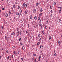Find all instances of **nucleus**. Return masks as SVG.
I'll use <instances>...</instances> for the list:
<instances>
[{
	"label": "nucleus",
	"mask_w": 62,
	"mask_h": 62,
	"mask_svg": "<svg viewBox=\"0 0 62 62\" xmlns=\"http://www.w3.org/2000/svg\"><path fill=\"white\" fill-rule=\"evenodd\" d=\"M16 15H18V16H21V13L20 12H16Z\"/></svg>",
	"instance_id": "nucleus-1"
},
{
	"label": "nucleus",
	"mask_w": 62,
	"mask_h": 62,
	"mask_svg": "<svg viewBox=\"0 0 62 62\" xmlns=\"http://www.w3.org/2000/svg\"><path fill=\"white\" fill-rule=\"evenodd\" d=\"M23 5H24L25 8H26V7H27V4H25V2L24 3Z\"/></svg>",
	"instance_id": "nucleus-2"
},
{
	"label": "nucleus",
	"mask_w": 62,
	"mask_h": 62,
	"mask_svg": "<svg viewBox=\"0 0 62 62\" xmlns=\"http://www.w3.org/2000/svg\"><path fill=\"white\" fill-rule=\"evenodd\" d=\"M11 35H13V36H14V35H15V33H14V32L13 33L11 32Z\"/></svg>",
	"instance_id": "nucleus-3"
},
{
	"label": "nucleus",
	"mask_w": 62,
	"mask_h": 62,
	"mask_svg": "<svg viewBox=\"0 0 62 62\" xmlns=\"http://www.w3.org/2000/svg\"><path fill=\"white\" fill-rule=\"evenodd\" d=\"M13 53L14 54H16V55L17 54V52L15 51H14L13 52Z\"/></svg>",
	"instance_id": "nucleus-4"
},
{
	"label": "nucleus",
	"mask_w": 62,
	"mask_h": 62,
	"mask_svg": "<svg viewBox=\"0 0 62 62\" xmlns=\"http://www.w3.org/2000/svg\"><path fill=\"white\" fill-rule=\"evenodd\" d=\"M27 40V37H25V38L24 39V40L25 41H26V40Z\"/></svg>",
	"instance_id": "nucleus-5"
},
{
	"label": "nucleus",
	"mask_w": 62,
	"mask_h": 62,
	"mask_svg": "<svg viewBox=\"0 0 62 62\" xmlns=\"http://www.w3.org/2000/svg\"><path fill=\"white\" fill-rule=\"evenodd\" d=\"M33 12H34V13H36V9H33Z\"/></svg>",
	"instance_id": "nucleus-6"
},
{
	"label": "nucleus",
	"mask_w": 62,
	"mask_h": 62,
	"mask_svg": "<svg viewBox=\"0 0 62 62\" xmlns=\"http://www.w3.org/2000/svg\"><path fill=\"white\" fill-rule=\"evenodd\" d=\"M34 19L35 20H36L37 19V16H35L34 17Z\"/></svg>",
	"instance_id": "nucleus-7"
},
{
	"label": "nucleus",
	"mask_w": 62,
	"mask_h": 62,
	"mask_svg": "<svg viewBox=\"0 0 62 62\" xmlns=\"http://www.w3.org/2000/svg\"><path fill=\"white\" fill-rule=\"evenodd\" d=\"M51 39V36H49V40H50Z\"/></svg>",
	"instance_id": "nucleus-8"
},
{
	"label": "nucleus",
	"mask_w": 62,
	"mask_h": 62,
	"mask_svg": "<svg viewBox=\"0 0 62 62\" xmlns=\"http://www.w3.org/2000/svg\"><path fill=\"white\" fill-rule=\"evenodd\" d=\"M38 20H40V16H39L38 18Z\"/></svg>",
	"instance_id": "nucleus-9"
},
{
	"label": "nucleus",
	"mask_w": 62,
	"mask_h": 62,
	"mask_svg": "<svg viewBox=\"0 0 62 62\" xmlns=\"http://www.w3.org/2000/svg\"><path fill=\"white\" fill-rule=\"evenodd\" d=\"M59 22L60 23H62V22H61V20L60 19H59Z\"/></svg>",
	"instance_id": "nucleus-10"
},
{
	"label": "nucleus",
	"mask_w": 62,
	"mask_h": 62,
	"mask_svg": "<svg viewBox=\"0 0 62 62\" xmlns=\"http://www.w3.org/2000/svg\"><path fill=\"white\" fill-rule=\"evenodd\" d=\"M58 44L59 45L61 44V42H60V41H58Z\"/></svg>",
	"instance_id": "nucleus-11"
},
{
	"label": "nucleus",
	"mask_w": 62,
	"mask_h": 62,
	"mask_svg": "<svg viewBox=\"0 0 62 62\" xmlns=\"http://www.w3.org/2000/svg\"><path fill=\"white\" fill-rule=\"evenodd\" d=\"M39 41H40V40H41V38L40 37H39Z\"/></svg>",
	"instance_id": "nucleus-12"
},
{
	"label": "nucleus",
	"mask_w": 62,
	"mask_h": 62,
	"mask_svg": "<svg viewBox=\"0 0 62 62\" xmlns=\"http://www.w3.org/2000/svg\"><path fill=\"white\" fill-rule=\"evenodd\" d=\"M50 12L51 13H52V12H53V9H52V8H51V9Z\"/></svg>",
	"instance_id": "nucleus-13"
},
{
	"label": "nucleus",
	"mask_w": 62,
	"mask_h": 62,
	"mask_svg": "<svg viewBox=\"0 0 62 62\" xmlns=\"http://www.w3.org/2000/svg\"><path fill=\"white\" fill-rule=\"evenodd\" d=\"M36 55L35 54H33V56H36Z\"/></svg>",
	"instance_id": "nucleus-14"
},
{
	"label": "nucleus",
	"mask_w": 62,
	"mask_h": 62,
	"mask_svg": "<svg viewBox=\"0 0 62 62\" xmlns=\"http://www.w3.org/2000/svg\"><path fill=\"white\" fill-rule=\"evenodd\" d=\"M40 11H41V12H42V11H43V10H42V9L41 8L40 9Z\"/></svg>",
	"instance_id": "nucleus-15"
},
{
	"label": "nucleus",
	"mask_w": 62,
	"mask_h": 62,
	"mask_svg": "<svg viewBox=\"0 0 62 62\" xmlns=\"http://www.w3.org/2000/svg\"><path fill=\"white\" fill-rule=\"evenodd\" d=\"M19 12L21 13H22V10L21 9H20Z\"/></svg>",
	"instance_id": "nucleus-16"
},
{
	"label": "nucleus",
	"mask_w": 62,
	"mask_h": 62,
	"mask_svg": "<svg viewBox=\"0 0 62 62\" xmlns=\"http://www.w3.org/2000/svg\"><path fill=\"white\" fill-rule=\"evenodd\" d=\"M30 16H31V17H30V19H32V15H31Z\"/></svg>",
	"instance_id": "nucleus-17"
},
{
	"label": "nucleus",
	"mask_w": 62,
	"mask_h": 62,
	"mask_svg": "<svg viewBox=\"0 0 62 62\" xmlns=\"http://www.w3.org/2000/svg\"><path fill=\"white\" fill-rule=\"evenodd\" d=\"M21 62H22L23 61V58H22L21 59Z\"/></svg>",
	"instance_id": "nucleus-18"
},
{
	"label": "nucleus",
	"mask_w": 62,
	"mask_h": 62,
	"mask_svg": "<svg viewBox=\"0 0 62 62\" xmlns=\"http://www.w3.org/2000/svg\"><path fill=\"white\" fill-rule=\"evenodd\" d=\"M11 14V12L10 11H9V15H10Z\"/></svg>",
	"instance_id": "nucleus-19"
},
{
	"label": "nucleus",
	"mask_w": 62,
	"mask_h": 62,
	"mask_svg": "<svg viewBox=\"0 0 62 62\" xmlns=\"http://www.w3.org/2000/svg\"><path fill=\"white\" fill-rule=\"evenodd\" d=\"M39 44H40V42H38L37 43V45H39Z\"/></svg>",
	"instance_id": "nucleus-20"
},
{
	"label": "nucleus",
	"mask_w": 62,
	"mask_h": 62,
	"mask_svg": "<svg viewBox=\"0 0 62 62\" xmlns=\"http://www.w3.org/2000/svg\"><path fill=\"white\" fill-rule=\"evenodd\" d=\"M22 49L23 50H24V46H23L22 47Z\"/></svg>",
	"instance_id": "nucleus-21"
},
{
	"label": "nucleus",
	"mask_w": 62,
	"mask_h": 62,
	"mask_svg": "<svg viewBox=\"0 0 62 62\" xmlns=\"http://www.w3.org/2000/svg\"><path fill=\"white\" fill-rule=\"evenodd\" d=\"M59 13L60 14L61 13V10H60L59 11Z\"/></svg>",
	"instance_id": "nucleus-22"
},
{
	"label": "nucleus",
	"mask_w": 62,
	"mask_h": 62,
	"mask_svg": "<svg viewBox=\"0 0 62 62\" xmlns=\"http://www.w3.org/2000/svg\"><path fill=\"white\" fill-rule=\"evenodd\" d=\"M13 8H14L15 9V4H14L13 5Z\"/></svg>",
	"instance_id": "nucleus-23"
},
{
	"label": "nucleus",
	"mask_w": 62,
	"mask_h": 62,
	"mask_svg": "<svg viewBox=\"0 0 62 62\" xmlns=\"http://www.w3.org/2000/svg\"><path fill=\"white\" fill-rule=\"evenodd\" d=\"M54 6H55V5H56V3H55V2L54 3Z\"/></svg>",
	"instance_id": "nucleus-24"
},
{
	"label": "nucleus",
	"mask_w": 62,
	"mask_h": 62,
	"mask_svg": "<svg viewBox=\"0 0 62 62\" xmlns=\"http://www.w3.org/2000/svg\"><path fill=\"white\" fill-rule=\"evenodd\" d=\"M52 16V14H51V13L50 16V18H51Z\"/></svg>",
	"instance_id": "nucleus-25"
},
{
	"label": "nucleus",
	"mask_w": 62,
	"mask_h": 62,
	"mask_svg": "<svg viewBox=\"0 0 62 62\" xmlns=\"http://www.w3.org/2000/svg\"><path fill=\"white\" fill-rule=\"evenodd\" d=\"M43 47V46L42 45L40 46V48L42 49Z\"/></svg>",
	"instance_id": "nucleus-26"
},
{
	"label": "nucleus",
	"mask_w": 62,
	"mask_h": 62,
	"mask_svg": "<svg viewBox=\"0 0 62 62\" xmlns=\"http://www.w3.org/2000/svg\"><path fill=\"white\" fill-rule=\"evenodd\" d=\"M5 16H6V17H8V14H6Z\"/></svg>",
	"instance_id": "nucleus-27"
},
{
	"label": "nucleus",
	"mask_w": 62,
	"mask_h": 62,
	"mask_svg": "<svg viewBox=\"0 0 62 62\" xmlns=\"http://www.w3.org/2000/svg\"><path fill=\"white\" fill-rule=\"evenodd\" d=\"M39 23H41V20H40L39 21Z\"/></svg>",
	"instance_id": "nucleus-28"
},
{
	"label": "nucleus",
	"mask_w": 62,
	"mask_h": 62,
	"mask_svg": "<svg viewBox=\"0 0 62 62\" xmlns=\"http://www.w3.org/2000/svg\"><path fill=\"white\" fill-rule=\"evenodd\" d=\"M36 6H38V3H36Z\"/></svg>",
	"instance_id": "nucleus-29"
},
{
	"label": "nucleus",
	"mask_w": 62,
	"mask_h": 62,
	"mask_svg": "<svg viewBox=\"0 0 62 62\" xmlns=\"http://www.w3.org/2000/svg\"><path fill=\"white\" fill-rule=\"evenodd\" d=\"M24 13H25V14H27V12H26V11H25Z\"/></svg>",
	"instance_id": "nucleus-30"
},
{
	"label": "nucleus",
	"mask_w": 62,
	"mask_h": 62,
	"mask_svg": "<svg viewBox=\"0 0 62 62\" xmlns=\"http://www.w3.org/2000/svg\"><path fill=\"white\" fill-rule=\"evenodd\" d=\"M5 39H7V35H6L5 36Z\"/></svg>",
	"instance_id": "nucleus-31"
},
{
	"label": "nucleus",
	"mask_w": 62,
	"mask_h": 62,
	"mask_svg": "<svg viewBox=\"0 0 62 62\" xmlns=\"http://www.w3.org/2000/svg\"><path fill=\"white\" fill-rule=\"evenodd\" d=\"M41 15H42V13H41V14H39V16H41Z\"/></svg>",
	"instance_id": "nucleus-32"
},
{
	"label": "nucleus",
	"mask_w": 62,
	"mask_h": 62,
	"mask_svg": "<svg viewBox=\"0 0 62 62\" xmlns=\"http://www.w3.org/2000/svg\"><path fill=\"white\" fill-rule=\"evenodd\" d=\"M26 20L27 21H28V17H27V18H26Z\"/></svg>",
	"instance_id": "nucleus-33"
},
{
	"label": "nucleus",
	"mask_w": 62,
	"mask_h": 62,
	"mask_svg": "<svg viewBox=\"0 0 62 62\" xmlns=\"http://www.w3.org/2000/svg\"><path fill=\"white\" fill-rule=\"evenodd\" d=\"M58 8H59V9L60 8V9H62V7H59Z\"/></svg>",
	"instance_id": "nucleus-34"
},
{
	"label": "nucleus",
	"mask_w": 62,
	"mask_h": 62,
	"mask_svg": "<svg viewBox=\"0 0 62 62\" xmlns=\"http://www.w3.org/2000/svg\"><path fill=\"white\" fill-rule=\"evenodd\" d=\"M2 56H4V53H2Z\"/></svg>",
	"instance_id": "nucleus-35"
},
{
	"label": "nucleus",
	"mask_w": 62,
	"mask_h": 62,
	"mask_svg": "<svg viewBox=\"0 0 62 62\" xmlns=\"http://www.w3.org/2000/svg\"><path fill=\"white\" fill-rule=\"evenodd\" d=\"M15 48H16V47H15V46H14V49H15Z\"/></svg>",
	"instance_id": "nucleus-36"
},
{
	"label": "nucleus",
	"mask_w": 62,
	"mask_h": 62,
	"mask_svg": "<svg viewBox=\"0 0 62 62\" xmlns=\"http://www.w3.org/2000/svg\"><path fill=\"white\" fill-rule=\"evenodd\" d=\"M24 5H22V8H24Z\"/></svg>",
	"instance_id": "nucleus-37"
},
{
	"label": "nucleus",
	"mask_w": 62,
	"mask_h": 62,
	"mask_svg": "<svg viewBox=\"0 0 62 62\" xmlns=\"http://www.w3.org/2000/svg\"><path fill=\"white\" fill-rule=\"evenodd\" d=\"M54 55L55 56H56V54L55 53L54 54Z\"/></svg>",
	"instance_id": "nucleus-38"
},
{
	"label": "nucleus",
	"mask_w": 62,
	"mask_h": 62,
	"mask_svg": "<svg viewBox=\"0 0 62 62\" xmlns=\"http://www.w3.org/2000/svg\"><path fill=\"white\" fill-rule=\"evenodd\" d=\"M48 21L47 20L46 22V23L47 24H48Z\"/></svg>",
	"instance_id": "nucleus-39"
},
{
	"label": "nucleus",
	"mask_w": 62,
	"mask_h": 62,
	"mask_svg": "<svg viewBox=\"0 0 62 62\" xmlns=\"http://www.w3.org/2000/svg\"><path fill=\"white\" fill-rule=\"evenodd\" d=\"M17 36H18V37H19V36H20V34H19L18 33V34H17Z\"/></svg>",
	"instance_id": "nucleus-40"
},
{
	"label": "nucleus",
	"mask_w": 62,
	"mask_h": 62,
	"mask_svg": "<svg viewBox=\"0 0 62 62\" xmlns=\"http://www.w3.org/2000/svg\"><path fill=\"white\" fill-rule=\"evenodd\" d=\"M42 33H43V34H44V31H42Z\"/></svg>",
	"instance_id": "nucleus-41"
},
{
	"label": "nucleus",
	"mask_w": 62,
	"mask_h": 62,
	"mask_svg": "<svg viewBox=\"0 0 62 62\" xmlns=\"http://www.w3.org/2000/svg\"><path fill=\"white\" fill-rule=\"evenodd\" d=\"M34 62H36V59H35L34 60Z\"/></svg>",
	"instance_id": "nucleus-42"
},
{
	"label": "nucleus",
	"mask_w": 62,
	"mask_h": 62,
	"mask_svg": "<svg viewBox=\"0 0 62 62\" xmlns=\"http://www.w3.org/2000/svg\"><path fill=\"white\" fill-rule=\"evenodd\" d=\"M34 60V57H33L32 59V61H33Z\"/></svg>",
	"instance_id": "nucleus-43"
},
{
	"label": "nucleus",
	"mask_w": 62,
	"mask_h": 62,
	"mask_svg": "<svg viewBox=\"0 0 62 62\" xmlns=\"http://www.w3.org/2000/svg\"><path fill=\"white\" fill-rule=\"evenodd\" d=\"M7 59V60H8V59H9V56H8Z\"/></svg>",
	"instance_id": "nucleus-44"
},
{
	"label": "nucleus",
	"mask_w": 62,
	"mask_h": 62,
	"mask_svg": "<svg viewBox=\"0 0 62 62\" xmlns=\"http://www.w3.org/2000/svg\"><path fill=\"white\" fill-rule=\"evenodd\" d=\"M43 58H44L45 57V55H43Z\"/></svg>",
	"instance_id": "nucleus-45"
},
{
	"label": "nucleus",
	"mask_w": 62,
	"mask_h": 62,
	"mask_svg": "<svg viewBox=\"0 0 62 62\" xmlns=\"http://www.w3.org/2000/svg\"><path fill=\"white\" fill-rule=\"evenodd\" d=\"M41 58V56L40 55L39 57V59H40Z\"/></svg>",
	"instance_id": "nucleus-46"
},
{
	"label": "nucleus",
	"mask_w": 62,
	"mask_h": 62,
	"mask_svg": "<svg viewBox=\"0 0 62 62\" xmlns=\"http://www.w3.org/2000/svg\"><path fill=\"white\" fill-rule=\"evenodd\" d=\"M21 38H19V40L20 41H21Z\"/></svg>",
	"instance_id": "nucleus-47"
},
{
	"label": "nucleus",
	"mask_w": 62,
	"mask_h": 62,
	"mask_svg": "<svg viewBox=\"0 0 62 62\" xmlns=\"http://www.w3.org/2000/svg\"><path fill=\"white\" fill-rule=\"evenodd\" d=\"M21 26L22 27V26H23V24H21Z\"/></svg>",
	"instance_id": "nucleus-48"
},
{
	"label": "nucleus",
	"mask_w": 62,
	"mask_h": 62,
	"mask_svg": "<svg viewBox=\"0 0 62 62\" xmlns=\"http://www.w3.org/2000/svg\"><path fill=\"white\" fill-rule=\"evenodd\" d=\"M18 9H20V6H18Z\"/></svg>",
	"instance_id": "nucleus-49"
},
{
	"label": "nucleus",
	"mask_w": 62,
	"mask_h": 62,
	"mask_svg": "<svg viewBox=\"0 0 62 62\" xmlns=\"http://www.w3.org/2000/svg\"><path fill=\"white\" fill-rule=\"evenodd\" d=\"M28 28H29V24H28Z\"/></svg>",
	"instance_id": "nucleus-50"
},
{
	"label": "nucleus",
	"mask_w": 62,
	"mask_h": 62,
	"mask_svg": "<svg viewBox=\"0 0 62 62\" xmlns=\"http://www.w3.org/2000/svg\"><path fill=\"white\" fill-rule=\"evenodd\" d=\"M8 50H7L6 51V53H8Z\"/></svg>",
	"instance_id": "nucleus-51"
},
{
	"label": "nucleus",
	"mask_w": 62,
	"mask_h": 62,
	"mask_svg": "<svg viewBox=\"0 0 62 62\" xmlns=\"http://www.w3.org/2000/svg\"><path fill=\"white\" fill-rule=\"evenodd\" d=\"M36 27L37 28H38V25H36Z\"/></svg>",
	"instance_id": "nucleus-52"
},
{
	"label": "nucleus",
	"mask_w": 62,
	"mask_h": 62,
	"mask_svg": "<svg viewBox=\"0 0 62 62\" xmlns=\"http://www.w3.org/2000/svg\"><path fill=\"white\" fill-rule=\"evenodd\" d=\"M40 34H39L38 35V36L39 37H40Z\"/></svg>",
	"instance_id": "nucleus-53"
},
{
	"label": "nucleus",
	"mask_w": 62,
	"mask_h": 62,
	"mask_svg": "<svg viewBox=\"0 0 62 62\" xmlns=\"http://www.w3.org/2000/svg\"><path fill=\"white\" fill-rule=\"evenodd\" d=\"M11 57L12 58H13V55H12L11 56Z\"/></svg>",
	"instance_id": "nucleus-54"
},
{
	"label": "nucleus",
	"mask_w": 62,
	"mask_h": 62,
	"mask_svg": "<svg viewBox=\"0 0 62 62\" xmlns=\"http://www.w3.org/2000/svg\"><path fill=\"white\" fill-rule=\"evenodd\" d=\"M3 26L2 25H1V29H3Z\"/></svg>",
	"instance_id": "nucleus-55"
},
{
	"label": "nucleus",
	"mask_w": 62,
	"mask_h": 62,
	"mask_svg": "<svg viewBox=\"0 0 62 62\" xmlns=\"http://www.w3.org/2000/svg\"><path fill=\"white\" fill-rule=\"evenodd\" d=\"M42 53V51H40V54H41V53Z\"/></svg>",
	"instance_id": "nucleus-56"
},
{
	"label": "nucleus",
	"mask_w": 62,
	"mask_h": 62,
	"mask_svg": "<svg viewBox=\"0 0 62 62\" xmlns=\"http://www.w3.org/2000/svg\"><path fill=\"white\" fill-rule=\"evenodd\" d=\"M45 28L46 29H47V26H45Z\"/></svg>",
	"instance_id": "nucleus-57"
},
{
	"label": "nucleus",
	"mask_w": 62,
	"mask_h": 62,
	"mask_svg": "<svg viewBox=\"0 0 62 62\" xmlns=\"http://www.w3.org/2000/svg\"><path fill=\"white\" fill-rule=\"evenodd\" d=\"M17 54H19V51L18 52Z\"/></svg>",
	"instance_id": "nucleus-58"
},
{
	"label": "nucleus",
	"mask_w": 62,
	"mask_h": 62,
	"mask_svg": "<svg viewBox=\"0 0 62 62\" xmlns=\"http://www.w3.org/2000/svg\"><path fill=\"white\" fill-rule=\"evenodd\" d=\"M20 34L21 35V31H20Z\"/></svg>",
	"instance_id": "nucleus-59"
},
{
	"label": "nucleus",
	"mask_w": 62,
	"mask_h": 62,
	"mask_svg": "<svg viewBox=\"0 0 62 62\" xmlns=\"http://www.w3.org/2000/svg\"><path fill=\"white\" fill-rule=\"evenodd\" d=\"M28 33V32H27V31H26V34H27Z\"/></svg>",
	"instance_id": "nucleus-60"
},
{
	"label": "nucleus",
	"mask_w": 62,
	"mask_h": 62,
	"mask_svg": "<svg viewBox=\"0 0 62 62\" xmlns=\"http://www.w3.org/2000/svg\"><path fill=\"white\" fill-rule=\"evenodd\" d=\"M38 5H40V2L38 3Z\"/></svg>",
	"instance_id": "nucleus-61"
},
{
	"label": "nucleus",
	"mask_w": 62,
	"mask_h": 62,
	"mask_svg": "<svg viewBox=\"0 0 62 62\" xmlns=\"http://www.w3.org/2000/svg\"><path fill=\"white\" fill-rule=\"evenodd\" d=\"M39 26H41V23H40L39 24Z\"/></svg>",
	"instance_id": "nucleus-62"
},
{
	"label": "nucleus",
	"mask_w": 62,
	"mask_h": 62,
	"mask_svg": "<svg viewBox=\"0 0 62 62\" xmlns=\"http://www.w3.org/2000/svg\"><path fill=\"white\" fill-rule=\"evenodd\" d=\"M2 10H5V8H2Z\"/></svg>",
	"instance_id": "nucleus-63"
},
{
	"label": "nucleus",
	"mask_w": 62,
	"mask_h": 62,
	"mask_svg": "<svg viewBox=\"0 0 62 62\" xmlns=\"http://www.w3.org/2000/svg\"><path fill=\"white\" fill-rule=\"evenodd\" d=\"M8 46L9 47H10V45H9Z\"/></svg>",
	"instance_id": "nucleus-64"
}]
</instances>
